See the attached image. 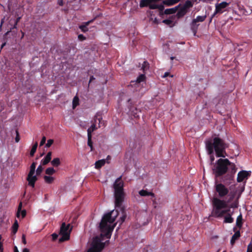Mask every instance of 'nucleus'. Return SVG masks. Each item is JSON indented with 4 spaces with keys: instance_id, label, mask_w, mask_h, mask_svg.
<instances>
[{
    "instance_id": "nucleus-13",
    "label": "nucleus",
    "mask_w": 252,
    "mask_h": 252,
    "mask_svg": "<svg viewBox=\"0 0 252 252\" xmlns=\"http://www.w3.org/2000/svg\"><path fill=\"white\" fill-rule=\"evenodd\" d=\"M27 180L28 181L29 185L32 188H34L35 183L37 180V178L36 176H30V175H28Z\"/></svg>"
},
{
    "instance_id": "nucleus-47",
    "label": "nucleus",
    "mask_w": 252,
    "mask_h": 252,
    "mask_svg": "<svg viewBox=\"0 0 252 252\" xmlns=\"http://www.w3.org/2000/svg\"><path fill=\"white\" fill-rule=\"evenodd\" d=\"M247 252H252V244L251 243L248 246Z\"/></svg>"
},
{
    "instance_id": "nucleus-48",
    "label": "nucleus",
    "mask_w": 252,
    "mask_h": 252,
    "mask_svg": "<svg viewBox=\"0 0 252 252\" xmlns=\"http://www.w3.org/2000/svg\"><path fill=\"white\" fill-rule=\"evenodd\" d=\"M20 212L21 213L22 218H24L26 216L27 214L26 210H21Z\"/></svg>"
},
{
    "instance_id": "nucleus-7",
    "label": "nucleus",
    "mask_w": 252,
    "mask_h": 252,
    "mask_svg": "<svg viewBox=\"0 0 252 252\" xmlns=\"http://www.w3.org/2000/svg\"><path fill=\"white\" fill-rule=\"evenodd\" d=\"M104 247L105 244L101 242L98 238L95 237L87 252H100L104 249Z\"/></svg>"
},
{
    "instance_id": "nucleus-58",
    "label": "nucleus",
    "mask_w": 252,
    "mask_h": 252,
    "mask_svg": "<svg viewBox=\"0 0 252 252\" xmlns=\"http://www.w3.org/2000/svg\"><path fill=\"white\" fill-rule=\"evenodd\" d=\"M5 44H6L5 43H3V44H2V45H1V48H3V46L5 45Z\"/></svg>"
},
{
    "instance_id": "nucleus-63",
    "label": "nucleus",
    "mask_w": 252,
    "mask_h": 252,
    "mask_svg": "<svg viewBox=\"0 0 252 252\" xmlns=\"http://www.w3.org/2000/svg\"><path fill=\"white\" fill-rule=\"evenodd\" d=\"M223 252H226V251H223Z\"/></svg>"
},
{
    "instance_id": "nucleus-27",
    "label": "nucleus",
    "mask_w": 252,
    "mask_h": 252,
    "mask_svg": "<svg viewBox=\"0 0 252 252\" xmlns=\"http://www.w3.org/2000/svg\"><path fill=\"white\" fill-rule=\"evenodd\" d=\"M51 164L55 167H58L61 164L60 159L58 158H54L51 161Z\"/></svg>"
},
{
    "instance_id": "nucleus-34",
    "label": "nucleus",
    "mask_w": 252,
    "mask_h": 252,
    "mask_svg": "<svg viewBox=\"0 0 252 252\" xmlns=\"http://www.w3.org/2000/svg\"><path fill=\"white\" fill-rule=\"evenodd\" d=\"M56 172V170L53 167H48L45 170V173L49 175H52Z\"/></svg>"
},
{
    "instance_id": "nucleus-29",
    "label": "nucleus",
    "mask_w": 252,
    "mask_h": 252,
    "mask_svg": "<svg viewBox=\"0 0 252 252\" xmlns=\"http://www.w3.org/2000/svg\"><path fill=\"white\" fill-rule=\"evenodd\" d=\"M149 68V63L147 61H144L142 64L141 69L143 70V73H145L146 71Z\"/></svg>"
},
{
    "instance_id": "nucleus-30",
    "label": "nucleus",
    "mask_w": 252,
    "mask_h": 252,
    "mask_svg": "<svg viewBox=\"0 0 252 252\" xmlns=\"http://www.w3.org/2000/svg\"><path fill=\"white\" fill-rule=\"evenodd\" d=\"M37 146H38V143L37 142H36L32 146V147L31 150V152H30V156L31 157H32L33 156L34 154H35L36 151V149H37Z\"/></svg>"
},
{
    "instance_id": "nucleus-15",
    "label": "nucleus",
    "mask_w": 252,
    "mask_h": 252,
    "mask_svg": "<svg viewBox=\"0 0 252 252\" xmlns=\"http://www.w3.org/2000/svg\"><path fill=\"white\" fill-rule=\"evenodd\" d=\"M119 208L120 211L121 212V214H122V215L120 218V224L121 225L125 221L126 216H127V214H126L125 209L123 207H121V208Z\"/></svg>"
},
{
    "instance_id": "nucleus-59",
    "label": "nucleus",
    "mask_w": 252,
    "mask_h": 252,
    "mask_svg": "<svg viewBox=\"0 0 252 252\" xmlns=\"http://www.w3.org/2000/svg\"><path fill=\"white\" fill-rule=\"evenodd\" d=\"M174 59H175V57H170V59H171V60H173Z\"/></svg>"
},
{
    "instance_id": "nucleus-55",
    "label": "nucleus",
    "mask_w": 252,
    "mask_h": 252,
    "mask_svg": "<svg viewBox=\"0 0 252 252\" xmlns=\"http://www.w3.org/2000/svg\"><path fill=\"white\" fill-rule=\"evenodd\" d=\"M150 7L152 9H155V8H157V5H152V6H151Z\"/></svg>"
},
{
    "instance_id": "nucleus-17",
    "label": "nucleus",
    "mask_w": 252,
    "mask_h": 252,
    "mask_svg": "<svg viewBox=\"0 0 252 252\" xmlns=\"http://www.w3.org/2000/svg\"><path fill=\"white\" fill-rule=\"evenodd\" d=\"M240 232L239 230L235 231V233L233 235L230 240V244L231 245H233L236 240H237L240 237Z\"/></svg>"
},
{
    "instance_id": "nucleus-28",
    "label": "nucleus",
    "mask_w": 252,
    "mask_h": 252,
    "mask_svg": "<svg viewBox=\"0 0 252 252\" xmlns=\"http://www.w3.org/2000/svg\"><path fill=\"white\" fill-rule=\"evenodd\" d=\"M79 99L78 96H75L74 97L72 101V108L73 109L75 108L79 104Z\"/></svg>"
},
{
    "instance_id": "nucleus-38",
    "label": "nucleus",
    "mask_w": 252,
    "mask_h": 252,
    "mask_svg": "<svg viewBox=\"0 0 252 252\" xmlns=\"http://www.w3.org/2000/svg\"><path fill=\"white\" fill-rule=\"evenodd\" d=\"M238 206V201L235 200L234 202H233L232 203H231L229 206V208H236Z\"/></svg>"
},
{
    "instance_id": "nucleus-9",
    "label": "nucleus",
    "mask_w": 252,
    "mask_h": 252,
    "mask_svg": "<svg viewBox=\"0 0 252 252\" xmlns=\"http://www.w3.org/2000/svg\"><path fill=\"white\" fill-rule=\"evenodd\" d=\"M215 188L218 196L220 198H224L229 193V189L222 183H217L216 182Z\"/></svg>"
},
{
    "instance_id": "nucleus-10",
    "label": "nucleus",
    "mask_w": 252,
    "mask_h": 252,
    "mask_svg": "<svg viewBox=\"0 0 252 252\" xmlns=\"http://www.w3.org/2000/svg\"><path fill=\"white\" fill-rule=\"evenodd\" d=\"M206 17V16H198L195 19L192 20L191 23V30L193 32L194 35L196 34L199 26V24H197V23L203 22L205 20Z\"/></svg>"
},
{
    "instance_id": "nucleus-32",
    "label": "nucleus",
    "mask_w": 252,
    "mask_h": 252,
    "mask_svg": "<svg viewBox=\"0 0 252 252\" xmlns=\"http://www.w3.org/2000/svg\"><path fill=\"white\" fill-rule=\"evenodd\" d=\"M193 4L191 1L188 0L184 3L183 7L185 8L186 9L188 10L189 8L192 7Z\"/></svg>"
},
{
    "instance_id": "nucleus-35",
    "label": "nucleus",
    "mask_w": 252,
    "mask_h": 252,
    "mask_svg": "<svg viewBox=\"0 0 252 252\" xmlns=\"http://www.w3.org/2000/svg\"><path fill=\"white\" fill-rule=\"evenodd\" d=\"M150 2V0H141L140 2L139 5L141 7L147 6L149 5Z\"/></svg>"
},
{
    "instance_id": "nucleus-23",
    "label": "nucleus",
    "mask_w": 252,
    "mask_h": 252,
    "mask_svg": "<svg viewBox=\"0 0 252 252\" xmlns=\"http://www.w3.org/2000/svg\"><path fill=\"white\" fill-rule=\"evenodd\" d=\"M242 220H243V219H242V214H240V215H239L237 217V218L236 219V226L240 228H241V227L242 226V224H243Z\"/></svg>"
},
{
    "instance_id": "nucleus-1",
    "label": "nucleus",
    "mask_w": 252,
    "mask_h": 252,
    "mask_svg": "<svg viewBox=\"0 0 252 252\" xmlns=\"http://www.w3.org/2000/svg\"><path fill=\"white\" fill-rule=\"evenodd\" d=\"M213 174L216 178L220 177L225 174L228 171V173L225 176L223 181L233 180L234 175L237 171L235 164L230 162L227 158H220L214 165L212 168Z\"/></svg>"
},
{
    "instance_id": "nucleus-4",
    "label": "nucleus",
    "mask_w": 252,
    "mask_h": 252,
    "mask_svg": "<svg viewBox=\"0 0 252 252\" xmlns=\"http://www.w3.org/2000/svg\"><path fill=\"white\" fill-rule=\"evenodd\" d=\"M234 197V193L230 194L229 199L227 201L220 199L217 197H214L212 201L214 206V209L212 213L213 216L215 218H221L224 215H227V214H231L229 213V208L227 209H222L227 208L228 207V204L233 200Z\"/></svg>"
},
{
    "instance_id": "nucleus-52",
    "label": "nucleus",
    "mask_w": 252,
    "mask_h": 252,
    "mask_svg": "<svg viewBox=\"0 0 252 252\" xmlns=\"http://www.w3.org/2000/svg\"><path fill=\"white\" fill-rule=\"evenodd\" d=\"M94 78L93 76H91L90 77V81H89V82H91L92 81H93L94 80Z\"/></svg>"
},
{
    "instance_id": "nucleus-60",
    "label": "nucleus",
    "mask_w": 252,
    "mask_h": 252,
    "mask_svg": "<svg viewBox=\"0 0 252 252\" xmlns=\"http://www.w3.org/2000/svg\"><path fill=\"white\" fill-rule=\"evenodd\" d=\"M235 230H236V228H235V227H234V228H233V231H235Z\"/></svg>"
},
{
    "instance_id": "nucleus-44",
    "label": "nucleus",
    "mask_w": 252,
    "mask_h": 252,
    "mask_svg": "<svg viewBox=\"0 0 252 252\" xmlns=\"http://www.w3.org/2000/svg\"><path fill=\"white\" fill-rule=\"evenodd\" d=\"M46 140V137L44 136H43V137L40 142L39 146L41 147V146H43L45 143Z\"/></svg>"
},
{
    "instance_id": "nucleus-61",
    "label": "nucleus",
    "mask_w": 252,
    "mask_h": 252,
    "mask_svg": "<svg viewBox=\"0 0 252 252\" xmlns=\"http://www.w3.org/2000/svg\"><path fill=\"white\" fill-rule=\"evenodd\" d=\"M22 34H23V36H24V32H22Z\"/></svg>"
},
{
    "instance_id": "nucleus-14",
    "label": "nucleus",
    "mask_w": 252,
    "mask_h": 252,
    "mask_svg": "<svg viewBox=\"0 0 252 252\" xmlns=\"http://www.w3.org/2000/svg\"><path fill=\"white\" fill-rule=\"evenodd\" d=\"M52 153L51 152H49L46 156L41 160V164L43 165H45L47 164L51 159Z\"/></svg>"
},
{
    "instance_id": "nucleus-50",
    "label": "nucleus",
    "mask_w": 252,
    "mask_h": 252,
    "mask_svg": "<svg viewBox=\"0 0 252 252\" xmlns=\"http://www.w3.org/2000/svg\"><path fill=\"white\" fill-rule=\"evenodd\" d=\"M52 237L53 240L55 241L56 239H57V238L58 237V235L57 234L54 233L52 234Z\"/></svg>"
},
{
    "instance_id": "nucleus-57",
    "label": "nucleus",
    "mask_w": 252,
    "mask_h": 252,
    "mask_svg": "<svg viewBox=\"0 0 252 252\" xmlns=\"http://www.w3.org/2000/svg\"><path fill=\"white\" fill-rule=\"evenodd\" d=\"M154 22L155 23V24H158V20L157 18H155L154 21Z\"/></svg>"
},
{
    "instance_id": "nucleus-8",
    "label": "nucleus",
    "mask_w": 252,
    "mask_h": 252,
    "mask_svg": "<svg viewBox=\"0 0 252 252\" xmlns=\"http://www.w3.org/2000/svg\"><path fill=\"white\" fill-rule=\"evenodd\" d=\"M69 227V224L66 225L65 222H63L62 224L60 229V234L62 236L59 239L60 242H63L69 239L70 233L71 230V229L68 230Z\"/></svg>"
},
{
    "instance_id": "nucleus-31",
    "label": "nucleus",
    "mask_w": 252,
    "mask_h": 252,
    "mask_svg": "<svg viewBox=\"0 0 252 252\" xmlns=\"http://www.w3.org/2000/svg\"><path fill=\"white\" fill-rule=\"evenodd\" d=\"M18 227L19 225L18 222L17 220H16L12 227V232L13 233V234H15L17 232Z\"/></svg>"
},
{
    "instance_id": "nucleus-40",
    "label": "nucleus",
    "mask_w": 252,
    "mask_h": 252,
    "mask_svg": "<svg viewBox=\"0 0 252 252\" xmlns=\"http://www.w3.org/2000/svg\"><path fill=\"white\" fill-rule=\"evenodd\" d=\"M42 170H43V168L42 167L41 165H39L36 169V175H39L41 174V173L42 172Z\"/></svg>"
},
{
    "instance_id": "nucleus-62",
    "label": "nucleus",
    "mask_w": 252,
    "mask_h": 252,
    "mask_svg": "<svg viewBox=\"0 0 252 252\" xmlns=\"http://www.w3.org/2000/svg\"><path fill=\"white\" fill-rule=\"evenodd\" d=\"M163 8V6H161V9Z\"/></svg>"
},
{
    "instance_id": "nucleus-24",
    "label": "nucleus",
    "mask_w": 252,
    "mask_h": 252,
    "mask_svg": "<svg viewBox=\"0 0 252 252\" xmlns=\"http://www.w3.org/2000/svg\"><path fill=\"white\" fill-rule=\"evenodd\" d=\"M36 165V162H33L32 163V164H31V165L30 166V172H29L28 175H30V176H32V175H34V174L35 173Z\"/></svg>"
},
{
    "instance_id": "nucleus-21",
    "label": "nucleus",
    "mask_w": 252,
    "mask_h": 252,
    "mask_svg": "<svg viewBox=\"0 0 252 252\" xmlns=\"http://www.w3.org/2000/svg\"><path fill=\"white\" fill-rule=\"evenodd\" d=\"M105 159H101L96 161L95 163V168L96 169H99L103 166L105 163Z\"/></svg>"
},
{
    "instance_id": "nucleus-6",
    "label": "nucleus",
    "mask_w": 252,
    "mask_h": 252,
    "mask_svg": "<svg viewBox=\"0 0 252 252\" xmlns=\"http://www.w3.org/2000/svg\"><path fill=\"white\" fill-rule=\"evenodd\" d=\"M105 126V122L102 120L101 113L97 112L94 117V122L91 127L89 128L87 130L88 134L89 132L92 135V132L97 129L98 127L101 126Z\"/></svg>"
},
{
    "instance_id": "nucleus-41",
    "label": "nucleus",
    "mask_w": 252,
    "mask_h": 252,
    "mask_svg": "<svg viewBox=\"0 0 252 252\" xmlns=\"http://www.w3.org/2000/svg\"><path fill=\"white\" fill-rule=\"evenodd\" d=\"M20 19H21V17H18L14 21V24L13 27L12 28V29L17 28V25L18 23L19 22V21L20 20Z\"/></svg>"
},
{
    "instance_id": "nucleus-37",
    "label": "nucleus",
    "mask_w": 252,
    "mask_h": 252,
    "mask_svg": "<svg viewBox=\"0 0 252 252\" xmlns=\"http://www.w3.org/2000/svg\"><path fill=\"white\" fill-rule=\"evenodd\" d=\"M146 76L145 74H140L136 79V82L140 83L145 80Z\"/></svg>"
},
{
    "instance_id": "nucleus-2",
    "label": "nucleus",
    "mask_w": 252,
    "mask_h": 252,
    "mask_svg": "<svg viewBox=\"0 0 252 252\" xmlns=\"http://www.w3.org/2000/svg\"><path fill=\"white\" fill-rule=\"evenodd\" d=\"M115 210L105 214L102 217L99 224L100 230L101 232V235L110 238L111 233L113 230L116 224H112L114 222L116 218L119 215V208H116Z\"/></svg>"
},
{
    "instance_id": "nucleus-25",
    "label": "nucleus",
    "mask_w": 252,
    "mask_h": 252,
    "mask_svg": "<svg viewBox=\"0 0 252 252\" xmlns=\"http://www.w3.org/2000/svg\"><path fill=\"white\" fill-rule=\"evenodd\" d=\"M93 21V20L87 22L85 23V25H82L79 26V28L83 32H86L88 31L87 26Z\"/></svg>"
},
{
    "instance_id": "nucleus-43",
    "label": "nucleus",
    "mask_w": 252,
    "mask_h": 252,
    "mask_svg": "<svg viewBox=\"0 0 252 252\" xmlns=\"http://www.w3.org/2000/svg\"><path fill=\"white\" fill-rule=\"evenodd\" d=\"M162 22L167 25H170L172 24L173 21L170 19H165L163 20Z\"/></svg>"
},
{
    "instance_id": "nucleus-12",
    "label": "nucleus",
    "mask_w": 252,
    "mask_h": 252,
    "mask_svg": "<svg viewBox=\"0 0 252 252\" xmlns=\"http://www.w3.org/2000/svg\"><path fill=\"white\" fill-rule=\"evenodd\" d=\"M251 175V172L245 170H242L238 173L237 181L240 183L243 182L245 179H247Z\"/></svg>"
},
{
    "instance_id": "nucleus-5",
    "label": "nucleus",
    "mask_w": 252,
    "mask_h": 252,
    "mask_svg": "<svg viewBox=\"0 0 252 252\" xmlns=\"http://www.w3.org/2000/svg\"><path fill=\"white\" fill-rule=\"evenodd\" d=\"M115 206L116 208H121L124 201L125 193L124 190V182L122 177L118 178L113 184Z\"/></svg>"
},
{
    "instance_id": "nucleus-33",
    "label": "nucleus",
    "mask_w": 252,
    "mask_h": 252,
    "mask_svg": "<svg viewBox=\"0 0 252 252\" xmlns=\"http://www.w3.org/2000/svg\"><path fill=\"white\" fill-rule=\"evenodd\" d=\"M44 179L47 184H51L54 180V178L51 176H44Z\"/></svg>"
},
{
    "instance_id": "nucleus-11",
    "label": "nucleus",
    "mask_w": 252,
    "mask_h": 252,
    "mask_svg": "<svg viewBox=\"0 0 252 252\" xmlns=\"http://www.w3.org/2000/svg\"><path fill=\"white\" fill-rule=\"evenodd\" d=\"M229 2L223 1L220 3L217 4L216 5L215 11L213 14V16L217 14H222L225 11L226 7L229 5Z\"/></svg>"
},
{
    "instance_id": "nucleus-56",
    "label": "nucleus",
    "mask_w": 252,
    "mask_h": 252,
    "mask_svg": "<svg viewBox=\"0 0 252 252\" xmlns=\"http://www.w3.org/2000/svg\"><path fill=\"white\" fill-rule=\"evenodd\" d=\"M169 72H165V73H164V75L163 77H166L168 76L169 75Z\"/></svg>"
},
{
    "instance_id": "nucleus-19",
    "label": "nucleus",
    "mask_w": 252,
    "mask_h": 252,
    "mask_svg": "<svg viewBox=\"0 0 252 252\" xmlns=\"http://www.w3.org/2000/svg\"><path fill=\"white\" fill-rule=\"evenodd\" d=\"M233 2H234V4H233V7L235 8L236 7H237L238 9L242 11L244 10L243 5H241L240 3V1H239L238 0H235V1H232Z\"/></svg>"
},
{
    "instance_id": "nucleus-51",
    "label": "nucleus",
    "mask_w": 252,
    "mask_h": 252,
    "mask_svg": "<svg viewBox=\"0 0 252 252\" xmlns=\"http://www.w3.org/2000/svg\"><path fill=\"white\" fill-rule=\"evenodd\" d=\"M58 3L60 6H63V0H58Z\"/></svg>"
},
{
    "instance_id": "nucleus-46",
    "label": "nucleus",
    "mask_w": 252,
    "mask_h": 252,
    "mask_svg": "<svg viewBox=\"0 0 252 252\" xmlns=\"http://www.w3.org/2000/svg\"><path fill=\"white\" fill-rule=\"evenodd\" d=\"M78 38L79 40L83 41L86 39V37L82 34H79L78 36Z\"/></svg>"
},
{
    "instance_id": "nucleus-16",
    "label": "nucleus",
    "mask_w": 252,
    "mask_h": 252,
    "mask_svg": "<svg viewBox=\"0 0 252 252\" xmlns=\"http://www.w3.org/2000/svg\"><path fill=\"white\" fill-rule=\"evenodd\" d=\"M139 194L141 196H151L152 197H155V195L152 192L148 191L147 190L142 189L139 191Z\"/></svg>"
},
{
    "instance_id": "nucleus-3",
    "label": "nucleus",
    "mask_w": 252,
    "mask_h": 252,
    "mask_svg": "<svg viewBox=\"0 0 252 252\" xmlns=\"http://www.w3.org/2000/svg\"><path fill=\"white\" fill-rule=\"evenodd\" d=\"M206 145L209 155H212L215 151L217 157H225V149L228 147V144L223 139L216 136L213 138L212 141H207Z\"/></svg>"
},
{
    "instance_id": "nucleus-49",
    "label": "nucleus",
    "mask_w": 252,
    "mask_h": 252,
    "mask_svg": "<svg viewBox=\"0 0 252 252\" xmlns=\"http://www.w3.org/2000/svg\"><path fill=\"white\" fill-rule=\"evenodd\" d=\"M22 241L23 243L25 245L27 244V241H26V235L25 234L22 235Z\"/></svg>"
},
{
    "instance_id": "nucleus-53",
    "label": "nucleus",
    "mask_w": 252,
    "mask_h": 252,
    "mask_svg": "<svg viewBox=\"0 0 252 252\" xmlns=\"http://www.w3.org/2000/svg\"><path fill=\"white\" fill-rule=\"evenodd\" d=\"M14 252H19L18 248L16 246L14 247Z\"/></svg>"
},
{
    "instance_id": "nucleus-45",
    "label": "nucleus",
    "mask_w": 252,
    "mask_h": 252,
    "mask_svg": "<svg viewBox=\"0 0 252 252\" xmlns=\"http://www.w3.org/2000/svg\"><path fill=\"white\" fill-rule=\"evenodd\" d=\"M16 136L15 137V142H18L20 140V136H19V132L17 130H16Z\"/></svg>"
},
{
    "instance_id": "nucleus-39",
    "label": "nucleus",
    "mask_w": 252,
    "mask_h": 252,
    "mask_svg": "<svg viewBox=\"0 0 252 252\" xmlns=\"http://www.w3.org/2000/svg\"><path fill=\"white\" fill-rule=\"evenodd\" d=\"M22 203L21 202L19 204L18 210H17V217L18 218H19L20 216V211L22 210Z\"/></svg>"
},
{
    "instance_id": "nucleus-22",
    "label": "nucleus",
    "mask_w": 252,
    "mask_h": 252,
    "mask_svg": "<svg viewBox=\"0 0 252 252\" xmlns=\"http://www.w3.org/2000/svg\"><path fill=\"white\" fill-rule=\"evenodd\" d=\"M88 145L90 147L91 151H93L94 150V148L93 146V142L92 141V135L90 134V132H89V134H88Z\"/></svg>"
},
{
    "instance_id": "nucleus-20",
    "label": "nucleus",
    "mask_w": 252,
    "mask_h": 252,
    "mask_svg": "<svg viewBox=\"0 0 252 252\" xmlns=\"http://www.w3.org/2000/svg\"><path fill=\"white\" fill-rule=\"evenodd\" d=\"M232 213L231 214H227L225 215L224 218V223H232L234 221L233 218L231 217Z\"/></svg>"
},
{
    "instance_id": "nucleus-36",
    "label": "nucleus",
    "mask_w": 252,
    "mask_h": 252,
    "mask_svg": "<svg viewBox=\"0 0 252 252\" xmlns=\"http://www.w3.org/2000/svg\"><path fill=\"white\" fill-rule=\"evenodd\" d=\"M176 11V8H169L165 10L164 13L165 14H171L175 13Z\"/></svg>"
},
{
    "instance_id": "nucleus-18",
    "label": "nucleus",
    "mask_w": 252,
    "mask_h": 252,
    "mask_svg": "<svg viewBox=\"0 0 252 252\" xmlns=\"http://www.w3.org/2000/svg\"><path fill=\"white\" fill-rule=\"evenodd\" d=\"M188 11V10L186 9L183 7H182L177 13V16L178 18L183 17Z\"/></svg>"
},
{
    "instance_id": "nucleus-26",
    "label": "nucleus",
    "mask_w": 252,
    "mask_h": 252,
    "mask_svg": "<svg viewBox=\"0 0 252 252\" xmlns=\"http://www.w3.org/2000/svg\"><path fill=\"white\" fill-rule=\"evenodd\" d=\"M180 0H166L163 1L164 4L167 6H171L178 2Z\"/></svg>"
},
{
    "instance_id": "nucleus-54",
    "label": "nucleus",
    "mask_w": 252,
    "mask_h": 252,
    "mask_svg": "<svg viewBox=\"0 0 252 252\" xmlns=\"http://www.w3.org/2000/svg\"><path fill=\"white\" fill-rule=\"evenodd\" d=\"M210 158H211V162H213L214 159H215V158H214V156L213 155H212V156H211Z\"/></svg>"
},
{
    "instance_id": "nucleus-42",
    "label": "nucleus",
    "mask_w": 252,
    "mask_h": 252,
    "mask_svg": "<svg viewBox=\"0 0 252 252\" xmlns=\"http://www.w3.org/2000/svg\"><path fill=\"white\" fill-rule=\"evenodd\" d=\"M54 143V140L53 139H49L47 140V142L46 144V147L47 148L50 147Z\"/></svg>"
}]
</instances>
